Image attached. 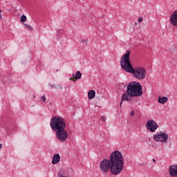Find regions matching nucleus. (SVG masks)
<instances>
[{"label":"nucleus","instance_id":"f257e3e1","mask_svg":"<svg viewBox=\"0 0 177 177\" xmlns=\"http://www.w3.org/2000/svg\"><path fill=\"white\" fill-rule=\"evenodd\" d=\"M124 159L120 151H113L109 159L105 158L100 163V169L102 174H107L110 171L114 176L120 175L124 171Z\"/></svg>","mask_w":177,"mask_h":177},{"label":"nucleus","instance_id":"f03ea898","mask_svg":"<svg viewBox=\"0 0 177 177\" xmlns=\"http://www.w3.org/2000/svg\"><path fill=\"white\" fill-rule=\"evenodd\" d=\"M131 51L127 50L120 59V66L122 68L126 71V73H130L136 80L142 81L145 80L147 77V71L145 67L136 66L133 68L132 64L131 63Z\"/></svg>","mask_w":177,"mask_h":177},{"label":"nucleus","instance_id":"7ed1b4c3","mask_svg":"<svg viewBox=\"0 0 177 177\" xmlns=\"http://www.w3.org/2000/svg\"><path fill=\"white\" fill-rule=\"evenodd\" d=\"M143 88L140 83L131 82L127 85V93L121 97L120 107H122V102H131L132 97H140L143 95Z\"/></svg>","mask_w":177,"mask_h":177},{"label":"nucleus","instance_id":"20e7f679","mask_svg":"<svg viewBox=\"0 0 177 177\" xmlns=\"http://www.w3.org/2000/svg\"><path fill=\"white\" fill-rule=\"evenodd\" d=\"M50 127L54 132L60 131L61 129H66L67 124L66 120L61 116L56 115L53 117L50 121Z\"/></svg>","mask_w":177,"mask_h":177},{"label":"nucleus","instance_id":"39448f33","mask_svg":"<svg viewBox=\"0 0 177 177\" xmlns=\"http://www.w3.org/2000/svg\"><path fill=\"white\" fill-rule=\"evenodd\" d=\"M55 138L58 142L60 143H64L67 142L68 138V133L66 131V129H62L61 130H57L55 131Z\"/></svg>","mask_w":177,"mask_h":177},{"label":"nucleus","instance_id":"423d86ee","mask_svg":"<svg viewBox=\"0 0 177 177\" xmlns=\"http://www.w3.org/2000/svg\"><path fill=\"white\" fill-rule=\"evenodd\" d=\"M153 139L156 142L165 144L168 142V135L162 131H160L153 135Z\"/></svg>","mask_w":177,"mask_h":177},{"label":"nucleus","instance_id":"0eeeda50","mask_svg":"<svg viewBox=\"0 0 177 177\" xmlns=\"http://www.w3.org/2000/svg\"><path fill=\"white\" fill-rule=\"evenodd\" d=\"M146 128L149 132H154L155 131H157L158 124L154 120H149L146 123Z\"/></svg>","mask_w":177,"mask_h":177},{"label":"nucleus","instance_id":"6e6552de","mask_svg":"<svg viewBox=\"0 0 177 177\" xmlns=\"http://www.w3.org/2000/svg\"><path fill=\"white\" fill-rule=\"evenodd\" d=\"M169 174L171 177H177V165L169 167Z\"/></svg>","mask_w":177,"mask_h":177},{"label":"nucleus","instance_id":"1a4fd4ad","mask_svg":"<svg viewBox=\"0 0 177 177\" xmlns=\"http://www.w3.org/2000/svg\"><path fill=\"white\" fill-rule=\"evenodd\" d=\"M169 21L172 26H177V10L174 11L170 16Z\"/></svg>","mask_w":177,"mask_h":177},{"label":"nucleus","instance_id":"9d476101","mask_svg":"<svg viewBox=\"0 0 177 177\" xmlns=\"http://www.w3.org/2000/svg\"><path fill=\"white\" fill-rule=\"evenodd\" d=\"M82 77V73L77 71L75 75V77H71L69 80L70 81H77V80H81Z\"/></svg>","mask_w":177,"mask_h":177},{"label":"nucleus","instance_id":"9b49d317","mask_svg":"<svg viewBox=\"0 0 177 177\" xmlns=\"http://www.w3.org/2000/svg\"><path fill=\"white\" fill-rule=\"evenodd\" d=\"M59 162H60V155L57 153L53 158L52 164H59Z\"/></svg>","mask_w":177,"mask_h":177},{"label":"nucleus","instance_id":"f8f14e48","mask_svg":"<svg viewBox=\"0 0 177 177\" xmlns=\"http://www.w3.org/2000/svg\"><path fill=\"white\" fill-rule=\"evenodd\" d=\"M168 102V97H161L159 96L158 100V103H160V104H165Z\"/></svg>","mask_w":177,"mask_h":177},{"label":"nucleus","instance_id":"ddd939ff","mask_svg":"<svg viewBox=\"0 0 177 177\" xmlns=\"http://www.w3.org/2000/svg\"><path fill=\"white\" fill-rule=\"evenodd\" d=\"M96 96V92H95V90H91L88 93V97L89 100H92Z\"/></svg>","mask_w":177,"mask_h":177},{"label":"nucleus","instance_id":"4468645a","mask_svg":"<svg viewBox=\"0 0 177 177\" xmlns=\"http://www.w3.org/2000/svg\"><path fill=\"white\" fill-rule=\"evenodd\" d=\"M50 86L53 89H62V86L59 84H51Z\"/></svg>","mask_w":177,"mask_h":177},{"label":"nucleus","instance_id":"2eb2a0df","mask_svg":"<svg viewBox=\"0 0 177 177\" xmlns=\"http://www.w3.org/2000/svg\"><path fill=\"white\" fill-rule=\"evenodd\" d=\"M79 41L82 44V45H84V46L88 45V39H80Z\"/></svg>","mask_w":177,"mask_h":177},{"label":"nucleus","instance_id":"dca6fc26","mask_svg":"<svg viewBox=\"0 0 177 177\" xmlns=\"http://www.w3.org/2000/svg\"><path fill=\"white\" fill-rule=\"evenodd\" d=\"M20 21L21 23H26L27 21V17H26V15H22Z\"/></svg>","mask_w":177,"mask_h":177},{"label":"nucleus","instance_id":"f3484780","mask_svg":"<svg viewBox=\"0 0 177 177\" xmlns=\"http://www.w3.org/2000/svg\"><path fill=\"white\" fill-rule=\"evenodd\" d=\"M24 26L25 28H27V30H29L30 31H32V30H34V28H32V26H31L30 25L25 24Z\"/></svg>","mask_w":177,"mask_h":177},{"label":"nucleus","instance_id":"a211bd4d","mask_svg":"<svg viewBox=\"0 0 177 177\" xmlns=\"http://www.w3.org/2000/svg\"><path fill=\"white\" fill-rule=\"evenodd\" d=\"M41 100H42V102H46V97H45V95H43V96L41 97Z\"/></svg>","mask_w":177,"mask_h":177},{"label":"nucleus","instance_id":"6ab92c4d","mask_svg":"<svg viewBox=\"0 0 177 177\" xmlns=\"http://www.w3.org/2000/svg\"><path fill=\"white\" fill-rule=\"evenodd\" d=\"M130 115H131V117H133V115H135V111H132L131 112V113H130Z\"/></svg>","mask_w":177,"mask_h":177},{"label":"nucleus","instance_id":"aec40b11","mask_svg":"<svg viewBox=\"0 0 177 177\" xmlns=\"http://www.w3.org/2000/svg\"><path fill=\"white\" fill-rule=\"evenodd\" d=\"M142 21H143V17H140V18L138 19V22H139V23H142Z\"/></svg>","mask_w":177,"mask_h":177},{"label":"nucleus","instance_id":"412c9836","mask_svg":"<svg viewBox=\"0 0 177 177\" xmlns=\"http://www.w3.org/2000/svg\"><path fill=\"white\" fill-rule=\"evenodd\" d=\"M1 13H2V10H0V19H2V15H1Z\"/></svg>","mask_w":177,"mask_h":177},{"label":"nucleus","instance_id":"4be33fe9","mask_svg":"<svg viewBox=\"0 0 177 177\" xmlns=\"http://www.w3.org/2000/svg\"><path fill=\"white\" fill-rule=\"evenodd\" d=\"M0 150H2V144H0Z\"/></svg>","mask_w":177,"mask_h":177},{"label":"nucleus","instance_id":"5701e85b","mask_svg":"<svg viewBox=\"0 0 177 177\" xmlns=\"http://www.w3.org/2000/svg\"><path fill=\"white\" fill-rule=\"evenodd\" d=\"M152 161H153L154 162H156V159H152Z\"/></svg>","mask_w":177,"mask_h":177},{"label":"nucleus","instance_id":"b1692460","mask_svg":"<svg viewBox=\"0 0 177 177\" xmlns=\"http://www.w3.org/2000/svg\"><path fill=\"white\" fill-rule=\"evenodd\" d=\"M74 75H74V73L73 74V76L74 77Z\"/></svg>","mask_w":177,"mask_h":177}]
</instances>
